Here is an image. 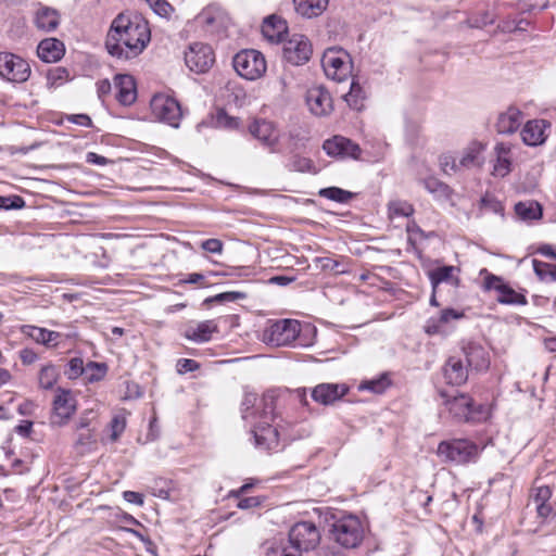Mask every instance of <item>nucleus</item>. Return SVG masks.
Returning a JSON list of instances; mask_svg holds the SVG:
<instances>
[{"mask_svg": "<svg viewBox=\"0 0 556 556\" xmlns=\"http://www.w3.org/2000/svg\"><path fill=\"white\" fill-rule=\"evenodd\" d=\"M320 539L319 530L309 521L298 522L289 531V541L300 555L302 552L315 549L319 545Z\"/></svg>", "mask_w": 556, "mask_h": 556, "instance_id": "6", "label": "nucleus"}, {"mask_svg": "<svg viewBox=\"0 0 556 556\" xmlns=\"http://www.w3.org/2000/svg\"><path fill=\"white\" fill-rule=\"evenodd\" d=\"M260 504H261V502L257 497H244L238 502V507L240 509H249L252 507H256Z\"/></svg>", "mask_w": 556, "mask_h": 556, "instance_id": "63", "label": "nucleus"}, {"mask_svg": "<svg viewBox=\"0 0 556 556\" xmlns=\"http://www.w3.org/2000/svg\"><path fill=\"white\" fill-rule=\"evenodd\" d=\"M91 415H93L92 410H86L79 418V420L76 424L75 430H81V429H91Z\"/></svg>", "mask_w": 556, "mask_h": 556, "instance_id": "59", "label": "nucleus"}, {"mask_svg": "<svg viewBox=\"0 0 556 556\" xmlns=\"http://www.w3.org/2000/svg\"><path fill=\"white\" fill-rule=\"evenodd\" d=\"M150 41L148 23L139 16L121 13L112 22L105 39L110 55L130 60L139 55Z\"/></svg>", "mask_w": 556, "mask_h": 556, "instance_id": "1", "label": "nucleus"}, {"mask_svg": "<svg viewBox=\"0 0 556 556\" xmlns=\"http://www.w3.org/2000/svg\"><path fill=\"white\" fill-rule=\"evenodd\" d=\"M254 444L262 451H276L279 447V433L269 424L260 422L252 430Z\"/></svg>", "mask_w": 556, "mask_h": 556, "instance_id": "21", "label": "nucleus"}, {"mask_svg": "<svg viewBox=\"0 0 556 556\" xmlns=\"http://www.w3.org/2000/svg\"><path fill=\"white\" fill-rule=\"evenodd\" d=\"M150 106L154 118L174 128L179 127L182 111L176 99L166 94H156L152 98Z\"/></svg>", "mask_w": 556, "mask_h": 556, "instance_id": "8", "label": "nucleus"}, {"mask_svg": "<svg viewBox=\"0 0 556 556\" xmlns=\"http://www.w3.org/2000/svg\"><path fill=\"white\" fill-rule=\"evenodd\" d=\"M266 556H301L296 551L291 552L288 551L286 547H273L268 549L266 553Z\"/></svg>", "mask_w": 556, "mask_h": 556, "instance_id": "61", "label": "nucleus"}, {"mask_svg": "<svg viewBox=\"0 0 556 556\" xmlns=\"http://www.w3.org/2000/svg\"><path fill=\"white\" fill-rule=\"evenodd\" d=\"M413 213V205L406 201H393L389 204L390 217H408Z\"/></svg>", "mask_w": 556, "mask_h": 556, "instance_id": "47", "label": "nucleus"}, {"mask_svg": "<svg viewBox=\"0 0 556 556\" xmlns=\"http://www.w3.org/2000/svg\"><path fill=\"white\" fill-rule=\"evenodd\" d=\"M455 269L454 266H442L430 270L428 277L433 291H437L438 286L442 282L458 286L459 279L453 275Z\"/></svg>", "mask_w": 556, "mask_h": 556, "instance_id": "36", "label": "nucleus"}, {"mask_svg": "<svg viewBox=\"0 0 556 556\" xmlns=\"http://www.w3.org/2000/svg\"><path fill=\"white\" fill-rule=\"evenodd\" d=\"M20 358L24 365H30L37 361L38 355L33 350L24 349L20 352Z\"/></svg>", "mask_w": 556, "mask_h": 556, "instance_id": "60", "label": "nucleus"}, {"mask_svg": "<svg viewBox=\"0 0 556 556\" xmlns=\"http://www.w3.org/2000/svg\"><path fill=\"white\" fill-rule=\"evenodd\" d=\"M319 195L338 203H348L353 198L352 192L343 190L338 187H328L320 189Z\"/></svg>", "mask_w": 556, "mask_h": 556, "instance_id": "43", "label": "nucleus"}, {"mask_svg": "<svg viewBox=\"0 0 556 556\" xmlns=\"http://www.w3.org/2000/svg\"><path fill=\"white\" fill-rule=\"evenodd\" d=\"M301 331V324L295 319H280L273 323L264 332V340L273 345L291 344Z\"/></svg>", "mask_w": 556, "mask_h": 556, "instance_id": "9", "label": "nucleus"}, {"mask_svg": "<svg viewBox=\"0 0 556 556\" xmlns=\"http://www.w3.org/2000/svg\"><path fill=\"white\" fill-rule=\"evenodd\" d=\"M494 153L496 156L493 165V175L497 177H505L510 172V147L506 143H497L494 147Z\"/></svg>", "mask_w": 556, "mask_h": 556, "instance_id": "34", "label": "nucleus"}, {"mask_svg": "<svg viewBox=\"0 0 556 556\" xmlns=\"http://www.w3.org/2000/svg\"><path fill=\"white\" fill-rule=\"evenodd\" d=\"M249 132L269 152L278 151L280 130L274 122L263 118L254 119L249 125Z\"/></svg>", "mask_w": 556, "mask_h": 556, "instance_id": "11", "label": "nucleus"}, {"mask_svg": "<svg viewBox=\"0 0 556 556\" xmlns=\"http://www.w3.org/2000/svg\"><path fill=\"white\" fill-rule=\"evenodd\" d=\"M223 247H224L223 242L219 239H215V238L204 240L201 243V248L204 251L213 253V254H220L223 252Z\"/></svg>", "mask_w": 556, "mask_h": 556, "instance_id": "55", "label": "nucleus"}, {"mask_svg": "<svg viewBox=\"0 0 556 556\" xmlns=\"http://www.w3.org/2000/svg\"><path fill=\"white\" fill-rule=\"evenodd\" d=\"M480 204L482 208L496 214H502L504 211L502 203L490 194H485L484 197H482Z\"/></svg>", "mask_w": 556, "mask_h": 556, "instance_id": "52", "label": "nucleus"}, {"mask_svg": "<svg viewBox=\"0 0 556 556\" xmlns=\"http://www.w3.org/2000/svg\"><path fill=\"white\" fill-rule=\"evenodd\" d=\"M247 298V293L240 292V291H227L223 293H218L210 299L207 301L211 302H235L238 300H244Z\"/></svg>", "mask_w": 556, "mask_h": 556, "instance_id": "51", "label": "nucleus"}, {"mask_svg": "<svg viewBox=\"0 0 556 556\" xmlns=\"http://www.w3.org/2000/svg\"><path fill=\"white\" fill-rule=\"evenodd\" d=\"M37 54L43 62H56L64 54V45L56 38L43 39L38 45Z\"/></svg>", "mask_w": 556, "mask_h": 556, "instance_id": "31", "label": "nucleus"}, {"mask_svg": "<svg viewBox=\"0 0 556 556\" xmlns=\"http://www.w3.org/2000/svg\"><path fill=\"white\" fill-rule=\"evenodd\" d=\"M418 182L420 185H422L424 188L429 193H431L437 201L452 202L454 191L445 182L439 180L438 178H435L433 176H429L426 178H419Z\"/></svg>", "mask_w": 556, "mask_h": 556, "instance_id": "30", "label": "nucleus"}, {"mask_svg": "<svg viewBox=\"0 0 556 556\" xmlns=\"http://www.w3.org/2000/svg\"><path fill=\"white\" fill-rule=\"evenodd\" d=\"M440 167L444 174L451 175L462 172L458 166V156L451 154H443L440 156Z\"/></svg>", "mask_w": 556, "mask_h": 556, "instance_id": "49", "label": "nucleus"}, {"mask_svg": "<svg viewBox=\"0 0 556 556\" xmlns=\"http://www.w3.org/2000/svg\"><path fill=\"white\" fill-rule=\"evenodd\" d=\"M349 392L344 383H320L312 390V399L321 405H331Z\"/></svg>", "mask_w": 556, "mask_h": 556, "instance_id": "20", "label": "nucleus"}, {"mask_svg": "<svg viewBox=\"0 0 556 556\" xmlns=\"http://www.w3.org/2000/svg\"><path fill=\"white\" fill-rule=\"evenodd\" d=\"M392 381L390 378L389 372H383L379 375L376 378L363 380L359 386L358 390L361 391H369L375 394H381L383 393L388 388H390Z\"/></svg>", "mask_w": 556, "mask_h": 556, "instance_id": "37", "label": "nucleus"}, {"mask_svg": "<svg viewBox=\"0 0 556 556\" xmlns=\"http://www.w3.org/2000/svg\"><path fill=\"white\" fill-rule=\"evenodd\" d=\"M275 409V396L270 393H266L260 400V403L256 406V414L260 415V418L263 419L262 422L269 424L268 421L271 419Z\"/></svg>", "mask_w": 556, "mask_h": 556, "instance_id": "41", "label": "nucleus"}, {"mask_svg": "<svg viewBox=\"0 0 556 556\" xmlns=\"http://www.w3.org/2000/svg\"><path fill=\"white\" fill-rule=\"evenodd\" d=\"M195 21L205 31L216 33L228 26L229 17L220 7L211 4L197 15Z\"/></svg>", "mask_w": 556, "mask_h": 556, "instance_id": "15", "label": "nucleus"}, {"mask_svg": "<svg viewBox=\"0 0 556 556\" xmlns=\"http://www.w3.org/2000/svg\"><path fill=\"white\" fill-rule=\"evenodd\" d=\"M485 273L483 287L485 290H495L498 292L497 301L501 304L507 305H526L527 299L523 294L515 291L507 283L504 282L502 277L495 276L483 269L481 274Z\"/></svg>", "mask_w": 556, "mask_h": 556, "instance_id": "12", "label": "nucleus"}, {"mask_svg": "<svg viewBox=\"0 0 556 556\" xmlns=\"http://www.w3.org/2000/svg\"><path fill=\"white\" fill-rule=\"evenodd\" d=\"M365 97L363 87L353 79L349 92L344 94V100L349 106L357 111L362 110Z\"/></svg>", "mask_w": 556, "mask_h": 556, "instance_id": "40", "label": "nucleus"}, {"mask_svg": "<svg viewBox=\"0 0 556 556\" xmlns=\"http://www.w3.org/2000/svg\"><path fill=\"white\" fill-rule=\"evenodd\" d=\"M185 62L190 71L194 73L207 72L215 62L211 46L203 42H194L185 52Z\"/></svg>", "mask_w": 556, "mask_h": 556, "instance_id": "13", "label": "nucleus"}, {"mask_svg": "<svg viewBox=\"0 0 556 556\" xmlns=\"http://www.w3.org/2000/svg\"><path fill=\"white\" fill-rule=\"evenodd\" d=\"M218 332V325L215 320L208 319L189 325L184 331V337L195 343L208 342L214 333Z\"/></svg>", "mask_w": 556, "mask_h": 556, "instance_id": "24", "label": "nucleus"}, {"mask_svg": "<svg viewBox=\"0 0 556 556\" xmlns=\"http://www.w3.org/2000/svg\"><path fill=\"white\" fill-rule=\"evenodd\" d=\"M443 377L451 386H462L468 379V368L458 356H451L443 366Z\"/></svg>", "mask_w": 556, "mask_h": 556, "instance_id": "25", "label": "nucleus"}, {"mask_svg": "<svg viewBox=\"0 0 556 556\" xmlns=\"http://www.w3.org/2000/svg\"><path fill=\"white\" fill-rule=\"evenodd\" d=\"M485 146L479 141L470 142L458 155V166L463 170L480 169L485 163Z\"/></svg>", "mask_w": 556, "mask_h": 556, "instance_id": "18", "label": "nucleus"}, {"mask_svg": "<svg viewBox=\"0 0 556 556\" xmlns=\"http://www.w3.org/2000/svg\"><path fill=\"white\" fill-rule=\"evenodd\" d=\"M320 267L325 270L332 271L334 274H343L345 270L341 267V264L330 257H323L319 260Z\"/></svg>", "mask_w": 556, "mask_h": 556, "instance_id": "56", "label": "nucleus"}, {"mask_svg": "<svg viewBox=\"0 0 556 556\" xmlns=\"http://www.w3.org/2000/svg\"><path fill=\"white\" fill-rule=\"evenodd\" d=\"M30 76V66L24 59L9 52H0V77L11 83H24Z\"/></svg>", "mask_w": 556, "mask_h": 556, "instance_id": "10", "label": "nucleus"}, {"mask_svg": "<svg viewBox=\"0 0 556 556\" xmlns=\"http://www.w3.org/2000/svg\"><path fill=\"white\" fill-rule=\"evenodd\" d=\"M465 358L467 368L470 367L477 371H484L490 366V357L486 350L476 343H468L464 348Z\"/></svg>", "mask_w": 556, "mask_h": 556, "instance_id": "26", "label": "nucleus"}, {"mask_svg": "<svg viewBox=\"0 0 556 556\" xmlns=\"http://www.w3.org/2000/svg\"><path fill=\"white\" fill-rule=\"evenodd\" d=\"M217 121L220 125L228 128H236L239 126V121L235 117H230L226 114H218Z\"/></svg>", "mask_w": 556, "mask_h": 556, "instance_id": "62", "label": "nucleus"}, {"mask_svg": "<svg viewBox=\"0 0 556 556\" xmlns=\"http://www.w3.org/2000/svg\"><path fill=\"white\" fill-rule=\"evenodd\" d=\"M233 68L243 78L255 80L261 78L267 68L264 55L254 49H247L233 56Z\"/></svg>", "mask_w": 556, "mask_h": 556, "instance_id": "5", "label": "nucleus"}, {"mask_svg": "<svg viewBox=\"0 0 556 556\" xmlns=\"http://www.w3.org/2000/svg\"><path fill=\"white\" fill-rule=\"evenodd\" d=\"M198 368H199V364L193 359L181 358L177 362V371L179 374L194 371Z\"/></svg>", "mask_w": 556, "mask_h": 556, "instance_id": "57", "label": "nucleus"}, {"mask_svg": "<svg viewBox=\"0 0 556 556\" xmlns=\"http://www.w3.org/2000/svg\"><path fill=\"white\" fill-rule=\"evenodd\" d=\"M291 168L295 172H311L314 168L313 162L303 156H295L291 163Z\"/></svg>", "mask_w": 556, "mask_h": 556, "instance_id": "54", "label": "nucleus"}, {"mask_svg": "<svg viewBox=\"0 0 556 556\" xmlns=\"http://www.w3.org/2000/svg\"><path fill=\"white\" fill-rule=\"evenodd\" d=\"M106 372L108 366L105 363L88 362L86 364L85 378L90 383L101 381Z\"/></svg>", "mask_w": 556, "mask_h": 556, "instance_id": "42", "label": "nucleus"}, {"mask_svg": "<svg viewBox=\"0 0 556 556\" xmlns=\"http://www.w3.org/2000/svg\"><path fill=\"white\" fill-rule=\"evenodd\" d=\"M534 273L542 280L556 281V267L538 260L532 261Z\"/></svg>", "mask_w": 556, "mask_h": 556, "instance_id": "44", "label": "nucleus"}, {"mask_svg": "<svg viewBox=\"0 0 556 556\" xmlns=\"http://www.w3.org/2000/svg\"><path fill=\"white\" fill-rule=\"evenodd\" d=\"M287 30V22L277 15L266 17L262 25V34L270 42L281 41Z\"/></svg>", "mask_w": 556, "mask_h": 556, "instance_id": "29", "label": "nucleus"}, {"mask_svg": "<svg viewBox=\"0 0 556 556\" xmlns=\"http://www.w3.org/2000/svg\"><path fill=\"white\" fill-rule=\"evenodd\" d=\"M522 117L523 114L518 108L508 106L497 115L495 129L498 134L511 135L519 129Z\"/></svg>", "mask_w": 556, "mask_h": 556, "instance_id": "23", "label": "nucleus"}, {"mask_svg": "<svg viewBox=\"0 0 556 556\" xmlns=\"http://www.w3.org/2000/svg\"><path fill=\"white\" fill-rule=\"evenodd\" d=\"M77 409V402L71 390L58 388L55 390L50 414V425L65 426Z\"/></svg>", "mask_w": 556, "mask_h": 556, "instance_id": "7", "label": "nucleus"}, {"mask_svg": "<svg viewBox=\"0 0 556 556\" xmlns=\"http://www.w3.org/2000/svg\"><path fill=\"white\" fill-rule=\"evenodd\" d=\"M549 127L551 124L545 119L528 121L520 131L523 143L530 147L543 144Z\"/></svg>", "mask_w": 556, "mask_h": 556, "instance_id": "19", "label": "nucleus"}, {"mask_svg": "<svg viewBox=\"0 0 556 556\" xmlns=\"http://www.w3.org/2000/svg\"><path fill=\"white\" fill-rule=\"evenodd\" d=\"M257 404V395L255 393H247L241 404L242 418L247 421L253 419L256 415L255 406Z\"/></svg>", "mask_w": 556, "mask_h": 556, "instance_id": "45", "label": "nucleus"}, {"mask_svg": "<svg viewBox=\"0 0 556 556\" xmlns=\"http://www.w3.org/2000/svg\"><path fill=\"white\" fill-rule=\"evenodd\" d=\"M76 439L74 446L79 453H86L97 444V435L93 429L75 430Z\"/></svg>", "mask_w": 556, "mask_h": 556, "instance_id": "38", "label": "nucleus"}, {"mask_svg": "<svg viewBox=\"0 0 556 556\" xmlns=\"http://www.w3.org/2000/svg\"><path fill=\"white\" fill-rule=\"evenodd\" d=\"M326 76L336 81L346 80L352 73L351 55L342 48H328L321 58Z\"/></svg>", "mask_w": 556, "mask_h": 556, "instance_id": "3", "label": "nucleus"}, {"mask_svg": "<svg viewBox=\"0 0 556 556\" xmlns=\"http://www.w3.org/2000/svg\"><path fill=\"white\" fill-rule=\"evenodd\" d=\"M150 8L161 17L169 18L174 8L166 0H146Z\"/></svg>", "mask_w": 556, "mask_h": 556, "instance_id": "48", "label": "nucleus"}, {"mask_svg": "<svg viewBox=\"0 0 556 556\" xmlns=\"http://www.w3.org/2000/svg\"><path fill=\"white\" fill-rule=\"evenodd\" d=\"M311 54L312 45L304 35L294 34L283 45V56L291 64H304L309 60Z\"/></svg>", "mask_w": 556, "mask_h": 556, "instance_id": "14", "label": "nucleus"}, {"mask_svg": "<svg viewBox=\"0 0 556 556\" xmlns=\"http://www.w3.org/2000/svg\"><path fill=\"white\" fill-rule=\"evenodd\" d=\"M60 14L55 9L40 5L35 14V25L38 29L50 33L58 28Z\"/></svg>", "mask_w": 556, "mask_h": 556, "instance_id": "32", "label": "nucleus"}, {"mask_svg": "<svg viewBox=\"0 0 556 556\" xmlns=\"http://www.w3.org/2000/svg\"><path fill=\"white\" fill-rule=\"evenodd\" d=\"M110 427L112 431L111 439L116 441L125 430L126 420L123 416L116 415L111 420Z\"/></svg>", "mask_w": 556, "mask_h": 556, "instance_id": "53", "label": "nucleus"}, {"mask_svg": "<svg viewBox=\"0 0 556 556\" xmlns=\"http://www.w3.org/2000/svg\"><path fill=\"white\" fill-rule=\"evenodd\" d=\"M33 430V422L29 420H24L22 424L15 427L16 433L22 437H28Z\"/></svg>", "mask_w": 556, "mask_h": 556, "instance_id": "64", "label": "nucleus"}, {"mask_svg": "<svg viewBox=\"0 0 556 556\" xmlns=\"http://www.w3.org/2000/svg\"><path fill=\"white\" fill-rule=\"evenodd\" d=\"M59 376V370L54 365L42 366L38 375L39 387L45 390L52 389L58 382Z\"/></svg>", "mask_w": 556, "mask_h": 556, "instance_id": "39", "label": "nucleus"}, {"mask_svg": "<svg viewBox=\"0 0 556 556\" xmlns=\"http://www.w3.org/2000/svg\"><path fill=\"white\" fill-rule=\"evenodd\" d=\"M466 23L471 28H483L494 23V14L489 11H481L468 17Z\"/></svg>", "mask_w": 556, "mask_h": 556, "instance_id": "46", "label": "nucleus"}, {"mask_svg": "<svg viewBox=\"0 0 556 556\" xmlns=\"http://www.w3.org/2000/svg\"><path fill=\"white\" fill-rule=\"evenodd\" d=\"M323 149L329 156L333 157L358 159L361 154V148L358 144L342 136H334L333 138L326 140L323 144Z\"/></svg>", "mask_w": 556, "mask_h": 556, "instance_id": "16", "label": "nucleus"}, {"mask_svg": "<svg viewBox=\"0 0 556 556\" xmlns=\"http://www.w3.org/2000/svg\"><path fill=\"white\" fill-rule=\"evenodd\" d=\"M86 371V365L84 364L83 358L80 357H73L70 359L67 364V369L65 371V375L68 379H76L83 375H85Z\"/></svg>", "mask_w": 556, "mask_h": 556, "instance_id": "50", "label": "nucleus"}, {"mask_svg": "<svg viewBox=\"0 0 556 556\" xmlns=\"http://www.w3.org/2000/svg\"><path fill=\"white\" fill-rule=\"evenodd\" d=\"M114 85L117 89L116 99L124 105H130L137 98L136 84L130 75H116Z\"/></svg>", "mask_w": 556, "mask_h": 556, "instance_id": "28", "label": "nucleus"}, {"mask_svg": "<svg viewBox=\"0 0 556 556\" xmlns=\"http://www.w3.org/2000/svg\"><path fill=\"white\" fill-rule=\"evenodd\" d=\"M515 213L523 222H533L542 217V206L533 200L520 201L515 205Z\"/></svg>", "mask_w": 556, "mask_h": 556, "instance_id": "35", "label": "nucleus"}, {"mask_svg": "<svg viewBox=\"0 0 556 556\" xmlns=\"http://www.w3.org/2000/svg\"><path fill=\"white\" fill-rule=\"evenodd\" d=\"M472 399L465 393H459L445 401L450 413L458 420L470 421L475 419Z\"/></svg>", "mask_w": 556, "mask_h": 556, "instance_id": "22", "label": "nucleus"}, {"mask_svg": "<svg viewBox=\"0 0 556 556\" xmlns=\"http://www.w3.org/2000/svg\"><path fill=\"white\" fill-rule=\"evenodd\" d=\"M22 333L34 340L36 343L42 344L47 348H54L59 344L62 334L56 331L48 330L46 328L24 325L21 328Z\"/></svg>", "mask_w": 556, "mask_h": 556, "instance_id": "27", "label": "nucleus"}, {"mask_svg": "<svg viewBox=\"0 0 556 556\" xmlns=\"http://www.w3.org/2000/svg\"><path fill=\"white\" fill-rule=\"evenodd\" d=\"M123 497L128 503H132L139 506L143 505V496L142 494L135 492V491H125L123 493Z\"/></svg>", "mask_w": 556, "mask_h": 556, "instance_id": "58", "label": "nucleus"}, {"mask_svg": "<svg viewBox=\"0 0 556 556\" xmlns=\"http://www.w3.org/2000/svg\"><path fill=\"white\" fill-rule=\"evenodd\" d=\"M306 104L316 116H326L333 109L330 93L320 86L307 90Z\"/></svg>", "mask_w": 556, "mask_h": 556, "instance_id": "17", "label": "nucleus"}, {"mask_svg": "<svg viewBox=\"0 0 556 556\" xmlns=\"http://www.w3.org/2000/svg\"><path fill=\"white\" fill-rule=\"evenodd\" d=\"M437 453L444 462L460 465L475 462L478 457L479 447L468 440L457 439L441 442Z\"/></svg>", "mask_w": 556, "mask_h": 556, "instance_id": "4", "label": "nucleus"}, {"mask_svg": "<svg viewBox=\"0 0 556 556\" xmlns=\"http://www.w3.org/2000/svg\"><path fill=\"white\" fill-rule=\"evenodd\" d=\"M295 12L305 18L321 15L328 8L329 0H293Z\"/></svg>", "mask_w": 556, "mask_h": 556, "instance_id": "33", "label": "nucleus"}, {"mask_svg": "<svg viewBox=\"0 0 556 556\" xmlns=\"http://www.w3.org/2000/svg\"><path fill=\"white\" fill-rule=\"evenodd\" d=\"M329 533L331 539L342 547L355 548L364 539L365 527L354 515H333Z\"/></svg>", "mask_w": 556, "mask_h": 556, "instance_id": "2", "label": "nucleus"}]
</instances>
